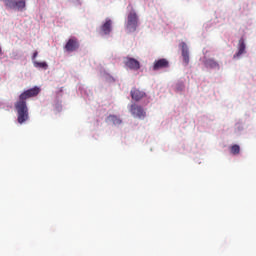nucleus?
<instances>
[{
  "instance_id": "1",
  "label": "nucleus",
  "mask_w": 256,
  "mask_h": 256,
  "mask_svg": "<svg viewBox=\"0 0 256 256\" xmlns=\"http://www.w3.org/2000/svg\"><path fill=\"white\" fill-rule=\"evenodd\" d=\"M40 92V88L34 87L27 89L20 94L19 100L16 102V104H14V107L17 110V120L20 124H23L29 120V109L26 100L38 96Z\"/></svg>"
},
{
  "instance_id": "2",
  "label": "nucleus",
  "mask_w": 256,
  "mask_h": 256,
  "mask_svg": "<svg viewBox=\"0 0 256 256\" xmlns=\"http://www.w3.org/2000/svg\"><path fill=\"white\" fill-rule=\"evenodd\" d=\"M138 26H139V16L137 12H135L134 10H131L128 14V18L125 23L126 33L130 34L137 31Z\"/></svg>"
},
{
  "instance_id": "3",
  "label": "nucleus",
  "mask_w": 256,
  "mask_h": 256,
  "mask_svg": "<svg viewBox=\"0 0 256 256\" xmlns=\"http://www.w3.org/2000/svg\"><path fill=\"white\" fill-rule=\"evenodd\" d=\"M5 6L14 11L23 12L26 9V0H4Z\"/></svg>"
},
{
  "instance_id": "4",
  "label": "nucleus",
  "mask_w": 256,
  "mask_h": 256,
  "mask_svg": "<svg viewBox=\"0 0 256 256\" xmlns=\"http://www.w3.org/2000/svg\"><path fill=\"white\" fill-rule=\"evenodd\" d=\"M130 112L134 118H138L140 120H143L146 117V112L144 108L137 103L131 104Z\"/></svg>"
},
{
  "instance_id": "5",
  "label": "nucleus",
  "mask_w": 256,
  "mask_h": 256,
  "mask_svg": "<svg viewBox=\"0 0 256 256\" xmlns=\"http://www.w3.org/2000/svg\"><path fill=\"white\" fill-rule=\"evenodd\" d=\"M79 49V42L76 37L69 38L64 46V50L68 53L76 52Z\"/></svg>"
},
{
  "instance_id": "6",
  "label": "nucleus",
  "mask_w": 256,
  "mask_h": 256,
  "mask_svg": "<svg viewBox=\"0 0 256 256\" xmlns=\"http://www.w3.org/2000/svg\"><path fill=\"white\" fill-rule=\"evenodd\" d=\"M130 95L131 98L136 102H139L140 100L146 97V93L143 90H140L139 88H132Z\"/></svg>"
},
{
  "instance_id": "7",
  "label": "nucleus",
  "mask_w": 256,
  "mask_h": 256,
  "mask_svg": "<svg viewBox=\"0 0 256 256\" xmlns=\"http://www.w3.org/2000/svg\"><path fill=\"white\" fill-rule=\"evenodd\" d=\"M124 64L132 70H139L141 68L140 62L130 57L125 58Z\"/></svg>"
},
{
  "instance_id": "8",
  "label": "nucleus",
  "mask_w": 256,
  "mask_h": 256,
  "mask_svg": "<svg viewBox=\"0 0 256 256\" xmlns=\"http://www.w3.org/2000/svg\"><path fill=\"white\" fill-rule=\"evenodd\" d=\"M169 68V61L167 59H160L153 63V70L157 71L160 69H168Z\"/></svg>"
},
{
  "instance_id": "9",
  "label": "nucleus",
  "mask_w": 256,
  "mask_h": 256,
  "mask_svg": "<svg viewBox=\"0 0 256 256\" xmlns=\"http://www.w3.org/2000/svg\"><path fill=\"white\" fill-rule=\"evenodd\" d=\"M181 55L186 66L189 64V50L185 42L181 43Z\"/></svg>"
},
{
  "instance_id": "10",
  "label": "nucleus",
  "mask_w": 256,
  "mask_h": 256,
  "mask_svg": "<svg viewBox=\"0 0 256 256\" xmlns=\"http://www.w3.org/2000/svg\"><path fill=\"white\" fill-rule=\"evenodd\" d=\"M101 31L104 35H109L112 31V20L106 19V22L101 26Z\"/></svg>"
},
{
  "instance_id": "11",
  "label": "nucleus",
  "mask_w": 256,
  "mask_h": 256,
  "mask_svg": "<svg viewBox=\"0 0 256 256\" xmlns=\"http://www.w3.org/2000/svg\"><path fill=\"white\" fill-rule=\"evenodd\" d=\"M245 49H246L245 41H244L243 38H240L239 41H238V51L234 55V57H239L240 55L245 54Z\"/></svg>"
},
{
  "instance_id": "12",
  "label": "nucleus",
  "mask_w": 256,
  "mask_h": 256,
  "mask_svg": "<svg viewBox=\"0 0 256 256\" xmlns=\"http://www.w3.org/2000/svg\"><path fill=\"white\" fill-rule=\"evenodd\" d=\"M204 65L208 69H219V64L214 59H206Z\"/></svg>"
},
{
  "instance_id": "13",
  "label": "nucleus",
  "mask_w": 256,
  "mask_h": 256,
  "mask_svg": "<svg viewBox=\"0 0 256 256\" xmlns=\"http://www.w3.org/2000/svg\"><path fill=\"white\" fill-rule=\"evenodd\" d=\"M107 121L109 123H112L114 125H120L123 121L116 115H109L107 117Z\"/></svg>"
},
{
  "instance_id": "14",
  "label": "nucleus",
  "mask_w": 256,
  "mask_h": 256,
  "mask_svg": "<svg viewBox=\"0 0 256 256\" xmlns=\"http://www.w3.org/2000/svg\"><path fill=\"white\" fill-rule=\"evenodd\" d=\"M34 67L38 69H48V64L46 62H34Z\"/></svg>"
},
{
  "instance_id": "15",
  "label": "nucleus",
  "mask_w": 256,
  "mask_h": 256,
  "mask_svg": "<svg viewBox=\"0 0 256 256\" xmlns=\"http://www.w3.org/2000/svg\"><path fill=\"white\" fill-rule=\"evenodd\" d=\"M230 151H231V153L233 155H239V153H240V146L235 144V145L231 146Z\"/></svg>"
},
{
  "instance_id": "16",
  "label": "nucleus",
  "mask_w": 256,
  "mask_h": 256,
  "mask_svg": "<svg viewBox=\"0 0 256 256\" xmlns=\"http://www.w3.org/2000/svg\"><path fill=\"white\" fill-rule=\"evenodd\" d=\"M37 55H38V53H37V51H35V52L33 53V59L37 58Z\"/></svg>"
},
{
  "instance_id": "17",
  "label": "nucleus",
  "mask_w": 256,
  "mask_h": 256,
  "mask_svg": "<svg viewBox=\"0 0 256 256\" xmlns=\"http://www.w3.org/2000/svg\"><path fill=\"white\" fill-rule=\"evenodd\" d=\"M3 53H2V48H0V55H2Z\"/></svg>"
}]
</instances>
